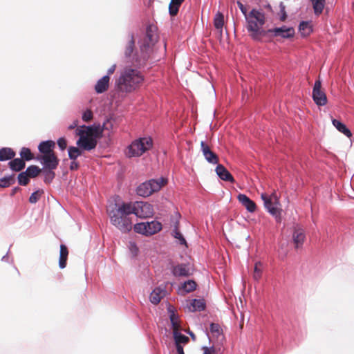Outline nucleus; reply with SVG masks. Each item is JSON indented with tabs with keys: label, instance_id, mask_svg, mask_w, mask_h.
Here are the masks:
<instances>
[{
	"label": "nucleus",
	"instance_id": "obj_1",
	"mask_svg": "<svg viewBox=\"0 0 354 354\" xmlns=\"http://www.w3.org/2000/svg\"><path fill=\"white\" fill-rule=\"evenodd\" d=\"M158 41L156 28L149 26L146 33L139 41V50H134L135 40L130 36L124 51L127 57H131L134 68L126 66L120 71L119 77L115 80V87L120 93H130L136 91L144 81V76L138 69L145 64L149 57L152 46Z\"/></svg>",
	"mask_w": 354,
	"mask_h": 354
},
{
	"label": "nucleus",
	"instance_id": "obj_2",
	"mask_svg": "<svg viewBox=\"0 0 354 354\" xmlns=\"http://www.w3.org/2000/svg\"><path fill=\"white\" fill-rule=\"evenodd\" d=\"M127 203L111 204L107 207V214L111 223L122 232H128L132 229V221L129 215L132 214L127 210Z\"/></svg>",
	"mask_w": 354,
	"mask_h": 354
},
{
	"label": "nucleus",
	"instance_id": "obj_3",
	"mask_svg": "<svg viewBox=\"0 0 354 354\" xmlns=\"http://www.w3.org/2000/svg\"><path fill=\"white\" fill-rule=\"evenodd\" d=\"M76 133L79 136L77 145L81 149L90 151L97 145V139L102 136L100 125L82 126L77 128Z\"/></svg>",
	"mask_w": 354,
	"mask_h": 354
},
{
	"label": "nucleus",
	"instance_id": "obj_4",
	"mask_svg": "<svg viewBox=\"0 0 354 354\" xmlns=\"http://www.w3.org/2000/svg\"><path fill=\"white\" fill-rule=\"evenodd\" d=\"M248 25L247 29L254 39H259L265 35L263 26L265 24L264 14L253 9L245 18Z\"/></svg>",
	"mask_w": 354,
	"mask_h": 354
},
{
	"label": "nucleus",
	"instance_id": "obj_5",
	"mask_svg": "<svg viewBox=\"0 0 354 354\" xmlns=\"http://www.w3.org/2000/svg\"><path fill=\"white\" fill-rule=\"evenodd\" d=\"M153 147V140L151 137H142L133 140L126 150L127 156L139 157Z\"/></svg>",
	"mask_w": 354,
	"mask_h": 354
},
{
	"label": "nucleus",
	"instance_id": "obj_6",
	"mask_svg": "<svg viewBox=\"0 0 354 354\" xmlns=\"http://www.w3.org/2000/svg\"><path fill=\"white\" fill-rule=\"evenodd\" d=\"M167 183V179L160 177L151 179L140 185L137 188V194L143 197H147L153 192L159 191Z\"/></svg>",
	"mask_w": 354,
	"mask_h": 354
},
{
	"label": "nucleus",
	"instance_id": "obj_7",
	"mask_svg": "<svg viewBox=\"0 0 354 354\" xmlns=\"http://www.w3.org/2000/svg\"><path fill=\"white\" fill-rule=\"evenodd\" d=\"M261 199L263 201L264 206L268 212L274 216L277 222L281 221V209L278 196L275 192L271 194L266 193L261 194Z\"/></svg>",
	"mask_w": 354,
	"mask_h": 354
},
{
	"label": "nucleus",
	"instance_id": "obj_8",
	"mask_svg": "<svg viewBox=\"0 0 354 354\" xmlns=\"http://www.w3.org/2000/svg\"><path fill=\"white\" fill-rule=\"evenodd\" d=\"M127 210L141 218L151 217L154 214L153 206L147 202L127 203Z\"/></svg>",
	"mask_w": 354,
	"mask_h": 354
},
{
	"label": "nucleus",
	"instance_id": "obj_9",
	"mask_svg": "<svg viewBox=\"0 0 354 354\" xmlns=\"http://www.w3.org/2000/svg\"><path fill=\"white\" fill-rule=\"evenodd\" d=\"M134 231L137 233L151 236L160 232L162 229V224L156 221L151 222H142L137 223L133 227Z\"/></svg>",
	"mask_w": 354,
	"mask_h": 354
},
{
	"label": "nucleus",
	"instance_id": "obj_10",
	"mask_svg": "<svg viewBox=\"0 0 354 354\" xmlns=\"http://www.w3.org/2000/svg\"><path fill=\"white\" fill-rule=\"evenodd\" d=\"M312 97L318 106H324L327 104V97L325 91L322 88V82L319 80L315 81L314 84Z\"/></svg>",
	"mask_w": 354,
	"mask_h": 354
},
{
	"label": "nucleus",
	"instance_id": "obj_11",
	"mask_svg": "<svg viewBox=\"0 0 354 354\" xmlns=\"http://www.w3.org/2000/svg\"><path fill=\"white\" fill-rule=\"evenodd\" d=\"M269 32L274 37H281L284 39L291 38L295 35L294 28L286 26L270 29L269 30Z\"/></svg>",
	"mask_w": 354,
	"mask_h": 354
},
{
	"label": "nucleus",
	"instance_id": "obj_12",
	"mask_svg": "<svg viewBox=\"0 0 354 354\" xmlns=\"http://www.w3.org/2000/svg\"><path fill=\"white\" fill-rule=\"evenodd\" d=\"M39 160L46 169L53 170L57 167L59 163V160L54 153L42 155Z\"/></svg>",
	"mask_w": 354,
	"mask_h": 354
},
{
	"label": "nucleus",
	"instance_id": "obj_13",
	"mask_svg": "<svg viewBox=\"0 0 354 354\" xmlns=\"http://www.w3.org/2000/svg\"><path fill=\"white\" fill-rule=\"evenodd\" d=\"M201 150L205 159L210 164L216 165L218 162V156L213 152L204 141L201 142Z\"/></svg>",
	"mask_w": 354,
	"mask_h": 354
},
{
	"label": "nucleus",
	"instance_id": "obj_14",
	"mask_svg": "<svg viewBox=\"0 0 354 354\" xmlns=\"http://www.w3.org/2000/svg\"><path fill=\"white\" fill-rule=\"evenodd\" d=\"M172 274L175 277H189L192 273V269L188 264H178L173 267Z\"/></svg>",
	"mask_w": 354,
	"mask_h": 354
},
{
	"label": "nucleus",
	"instance_id": "obj_15",
	"mask_svg": "<svg viewBox=\"0 0 354 354\" xmlns=\"http://www.w3.org/2000/svg\"><path fill=\"white\" fill-rule=\"evenodd\" d=\"M292 239L295 245V248L297 249L300 248L305 240L304 230L299 226L295 227Z\"/></svg>",
	"mask_w": 354,
	"mask_h": 354
},
{
	"label": "nucleus",
	"instance_id": "obj_16",
	"mask_svg": "<svg viewBox=\"0 0 354 354\" xmlns=\"http://www.w3.org/2000/svg\"><path fill=\"white\" fill-rule=\"evenodd\" d=\"M165 295V288L160 286L157 287L150 295V301L153 304H158Z\"/></svg>",
	"mask_w": 354,
	"mask_h": 354
},
{
	"label": "nucleus",
	"instance_id": "obj_17",
	"mask_svg": "<svg viewBox=\"0 0 354 354\" xmlns=\"http://www.w3.org/2000/svg\"><path fill=\"white\" fill-rule=\"evenodd\" d=\"M110 77L108 75H104L97 80L95 85V91L97 93H102L106 91L109 88Z\"/></svg>",
	"mask_w": 354,
	"mask_h": 354
},
{
	"label": "nucleus",
	"instance_id": "obj_18",
	"mask_svg": "<svg viewBox=\"0 0 354 354\" xmlns=\"http://www.w3.org/2000/svg\"><path fill=\"white\" fill-rule=\"evenodd\" d=\"M205 308V302L203 299H194L189 301L187 308L189 312L201 311Z\"/></svg>",
	"mask_w": 354,
	"mask_h": 354
},
{
	"label": "nucleus",
	"instance_id": "obj_19",
	"mask_svg": "<svg viewBox=\"0 0 354 354\" xmlns=\"http://www.w3.org/2000/svg\"><path fill=\"white\" fill-rule=\"evenodd\" d=\"M237 198L248 212H254L256 210L254 202L250 200L245 194H240L238 195Z\"/></svg>",
	"mask_w": 354,
	"mask_h": 354
},
{
	"label": "nucleus",
	"instance_id": "obj_20",
	"mask_svg": "<svg viewBox=\"0 0 354 354\" xmlns=\"http://www.w3.org/2000/svg\"><path fill=\"white\" fill-rule=\"evenodd\" d=\"M196 288V283L194 280H188L183 283L178 288V292L185 295L194 291Z\"/></svg>",
	"mask_w": 354,
	"mask_h": 354
},
{
	"label": "nucleus",
	"instance_id": "obj_21",
	"mask_svg": "<svg viewBox=\"0 0 354 354\" xmlns=\"http://www.w3.org/2000/svg\"><path fill=\"white\" fill-rule=\"evenodd\" d=\"M215 171L218 177L223 180L234 182L233 176L223 165H218Z\"/></svg>",
	"mask_w": 354,
	"mask_h": 354
},
{
	"label": "nucleus",
	"instance_id": "obj_22",
	"mask_svg": "<svg viewBox=\"0 0 354 354\" xmlns=\"http://www.w3.org/2000/svg\"><path fill=\"white\" fill-rule=\"evenodd\" d=\"M68 255V248L65 245L62 244L60 245V252H59V266L60 268L63 269L66 266V261Z\"/></svg>",
	"mask_w": 354,
	"mask_h": 354
},
{
	"label": "nucleus",
	"instance_id": "obj_23",
	"mask_svg": "<svg viewBox=\"0 0 354 354\" xmlns=\"http://www.w3.org/2000/svg\"><path fill=\"white\" fill-rule=\"evenodd\" d=\"M54 147L55 142L53 141H43L39 145L38 149L43 155H46L48 154V153H53L52 149Z\"/></svg>",
	"mask_w": 354,
	"mask_h": 354
},
{
	"label": "nucleus",
	"instance_id": "obj_24",
	"mask_svg": "<svg viewBox=\"0 0 354 354\" xmlns=\"http://www.w3.org/2000/svg\"><path fill=\"white\" fill-rule=\"evenodd\" d=\"M332 124L339 132L344 134L346 137L351 138L352 136L351 131L346 127V126L344 123L341 122L340 121L336 119H333Z\"/></svg>",
	"mask_w": 354,
	"mask_h": 354
},
{
	"label": "nucleus",
	"instance_id": "obj_25",
	"mask_svg": "<svg viewBox=\"0 0 354 354\" xmlns=\"http://www.w3.org/2000/svg\"><path fill=\"white\" fill-rule=\"evenodd\" d=\"M214 25L216 29L219 32L220 35L223 32V27L224 25V16L221 12H217L214 18Z\"/></svg>",
	"mask_w": 354,
	"mask_h": 354
},
{
	"label": "nucleus",
	"instance_id": "obj_26",
	"mask_svg": "<svg viewBox=\"0 0 354 354\" xmlns=\"http://www.w3.org/2000/svg\"><path fill=\"white\" fill-rule=\"evenodd\" d=\"M263 265L261 261H257L254 264L252 277L254 280L259 281L262 277Z\"/></svg>",
	"mask_w": 354,
	"mask_h": 354
},
{
	"label": "nucleus",
	"instance_id": "obj_27",
	"mask_svg": "<svg viewBox=\"0 0 354 354\" xmlns=\"http://www.w3.org/2000/svg\"><path fill=\"white\" fill-rule=\"evenodd\" d=\"M311 6H313L314 13L319 15L325 6V0H311Z\"/></svg>",
	"mask_w": 354,
	"mask_h": 354
},
{
	"label": "nucleus",
	"instance_id": "obj_28",
	"mask_svg": "<svg viewBox=\"0 0 354 354\" xmlns=\"http://www.w3.org/2000/svg\"><path fill=\"white\" fill-rule=\"evenodd\" d=\"M15 155V153L11 148H2L0 149V160L5 161L12 159Z\"/></svg>",
	"mask_w": 354,
	"mask_h": 354
},
{
	"label": "nucleus",
	"instance_id": "obj_29",
	"mask_svg": "<svg viewBox=\"0 0 354 354\" xmlns=\"http://www.w3.org/2000/svg\"><path fill=\"white\" fill-rule=\"evenodd\" d=\"M9 165L12 170L19 171L25 167V162L21 158H15L9 162Z\"/></svg>",
	"mask_w": 354,
	"mask_h": 354
},
{
	"label": "nucleus",
	"instance_id": "obj_30",
	"mask_svg": "<svg viewBox=\"0 0 354 354\" xmlns=\"http://www.w3.org/2000/svg\"><path fill=\"white\" fill-rule=\"evenodd\" d=\"M184 0H171L169 4V10L171 15H176L179 10L180 4Z\"/></svg>",
	"mask_w": 354,
	"mask_h": 354
},
{
	"label": "nucleus",
	"instance_id": "obj_31",
	"mask_svg": "<svg viewBox=\"0 0 354 354\" xmlns=\"http://www.w3.org/2000/svg\"><path fill=\"white\" fill-rule=\"evenodd\" d=\"M102 133L104 131H107L109 133H113L115 129V122L111 118H107L103 123L102 126H100Z\"/></svg>",
	"mask_w": 354,
	"mask_h": 354
},
{
	"label": "nucleus",
	"instance_id": "obj_32",
	"mask_svg": "<svg viewBox=\"0 0 354 354\" xmlns=\"http://www.w3.org/2000/svg\"><path fill=\"white\" fill-rule=\"evenodd\" d=\"M169 317L172 326L173 332L175 330H179L180 325L179 323L178 316L169 309Z\"/></svg>",
	"mask_w": 354,
	"mask_h": 354
},
{
	"label": "nucleus",
	"instance_id": "obj_33",
	"mask_svg": "<svg viewBox=\"0 0 354 354\" xmlns=\"http://www.w3.org/2000/svg\"><path fill=\"white\" fill-rule=\"evenodd\" d=\"M174 333V338L175 339L176 344H186L189 341V338L183 335L179 332V330H175L173 332Z\"/></svg>",
	"mask_w": 354,
	"mask_h": 354
},
{
	"label": "nucleus",
	"instance_id": "obj_34",
	"mask_svg": "<svg viewBox=\"0 0 354 354\" xmlns=\"http://www.w3.org/2000/svg\"><path fill=\"white\" fill-rule=\"evenodd\" d=\"M277 17L281 21H285L287 19L286 7L282 2H281L279 5Z\"/></svg>",
	"mask_w": 354,
	"mask_h": 354
},
{
	"label": "nucleus",
	"instance_id": "obj_35",
	"mask_svg": "<svg viewBox=\"0 0 354 354\" xmlns=\"http://www.w3.org/2000/svg\"><path fill=\"white\" fill-rule=\"evenodd\" d=\"M68 156L71 160L77 159L82 153L80 148L70 147L68 148Z\"/></svg>",
	"mask_w": 354,
	"mask_h": 354
},
{
	"label": "nucleus",
	"instance_id": "obj_36",
	"mask_svg": "<svg viewBox=\"0 0 354 354\" xmlns=\"http://www.w3.org/2000/svg\"><path fill=\"white\" fill-rule=\"evenodd\" d=\"M40 171H41L40 169L38 167L35 166V165L28 167L26 170V172L28 174V175L29 176L30 178L36 177L37 176L39 175Z\"/></svg>",
	"mask_w": 354,
	"mask_h": 354
},
{
	"label": "nucleus",
	"instance_id": "obj_37",
	"mask_svg": "<svg viewBox=\"0 0 354 354\" xmlns=\"http://www.w3.org/2000/svg\"><path fill=\"white\" fill-rule=\"evenodd\" d=\"M299 30L301 34L306 36L308 34L310 30V24L308 21H301L299 26Z\"/></svg>",
	"mask_w": 354,
	"mask_h": 354
},
{
	"label": "nucleus",
	"instance_id": "obj_38",
	"mask_svg": "<svg viewBox=\"0 0 354 354\" xmlns=\"http://www.w3.org/2000/svg\"><path fill=\"white\" fill-rule=\"evenodd\" d=\"M20 156L22 160H30L32 159V153L28 148L23 147L21 150Z\"/></svg>",
	"mask_w": 354,
	"mask_h": 354
},
{
	"label": "nucleus",
	"instance_id": "obj_39",
	"mask_svg": "<svg viewBox=\"0 0 354 354\" xmlns=\"http://www.w3.org/2000/svg\"><path fill=\"white\" fill-rule=\"evenodd\" d=\"M29 176L26 171L21 172L18 176V181L21 185H26L29 182Z\"/></svg>",
	"mask_w": 354,
	"mask_h": 354
},
{
	"label": "nucleus",
	"instance_id": "obj_40",
	"mask_svg": "<svg viewBox=\"0 0 354 354\" xmlns=\"http://www.w3.org/2000/svg\"><path fill=\"white\" fill-rule=\"evenodd\" d=\"M210 330L214 336L218 337L221 335V328L218 324L212 323L210 325Z\"/></svg>",
	"mask_w": 354,
	"mask_h": 354
},
{
	"label": "nucleus",
	"instance_id": "obj_41",
	"mask_svg": "<svg viewBox=\"0 0 354 354\" xmlns=\"http://www.w3.org/2000/svg\"><path fill=\"white\" fill-rule=\"evenodd\" d=\"M41 195V192H40L39 190L33 192L29 198L30 203H36L39 201Z\"/></svg>",
	"mask_w": 354,
	"mask_h": 354
},
{
	"label": "nucleus",
	"instance_id": "obj_42",
	"mask_svg": "<svg viewBox=\"0 0 354 354\" xmlns=\"http://www.w3.org/2000/svg\"><path fill=\"white\" fill-rule=\"evenodd\" d=\"M13 180L11 176L5 177L0 179V187H7L10 186L11 182Z\"/></svg>",
	"mask_w": 354,
	"mask_h": 354
},
{
	"label": "nucleus",
	"instance_id": "obj_43",
	"mask_svg": "<svg viewBox=\"0 0 354 354\" xmlns=\"http://www.w3.org/2000/svg\"><path fill=\"white\" fill-rule=\"evenodd\" d=\"M82 118L84 122H89L93 118V112L90 109L85 110L82 113Z\"/></svg>",
	"mask_w": 354,
	"mask_h": 354
},
{
	"label": "nucleus",
	"instance_id": "obj_44",
	"mask_svg": "<svg viewBox=\"0 0 354 354\" xmlns=\"http://www.w3.org/2000/svg\"><path fill=\"white\" fill-rule=\"evenodd\" d=\"M129 249L133 257L137 256L138 253V248L134 242H129L128 245Z\"/></svg>",
	"mask_w": 354,
	"mask_h": 354
},
{
	"label": "nucleus",
	"instance_id": "obj_45",
	"mask_svg": "<svg viewBox=\"0 0 354 354\" xmlns=\"http://www.w3.org/2000/svg\"><path fill=\"white\" fill-rule=\"evenodd\" d=\"M55 174L52 170L46 169L45 171V181L50 183L54 178Z\"/></svg>",
	"mask_w": 354,
	"mask_h": 354
},
{
	"label": "nucleus",
	"instance_id": "obj_46",
	"mask_svg": "<svg viewBox=\"0 0 354 354\" xmlns=\"http://www.w3.org/2000/svg\"><path fill=\"white\" fill-rule=\"evenodd\" d=\"M174 236L176 239H178L180 241V244H185L186 241L185 239L183 238V235L180 232H179L178 230H175L174 232Z\"/></svg>",
	"mask_w": 354,
	"mask_h": 354
},
{
	"label": "nucleus",
	"instance_id": "obj_47",
	"mask_svg": "<svg viewBox=\"0 0 354 354\" xmlns=\"http://www.w3.org/2000/svg\"><path fill=\"white\" fill-rule=\"evenodd\" d=\"M57 145L61 150H64L67 147L66 140L64 138H60L57 140Z\"/></svg>",
	"mask_w": 354,
	"mask_h": 354
},
{
	"label": "nucleus",
	"instance_id": "obj_48",
	"mask_svg": "<svg viewBox=\"0 0 354 354\" xmlns=\"http://www.w3.org/2000/svg\"><path fill=\"white\" fill-rule=\"evenodd\" d=\"M237 4H238V6H239V9L241 10L242 13L244 15L245 17L246 18L247 16H248V10H247L246 7L244 6V5L243 3H241V2H239V1L237 2Z\"/></svg>",
	"mask_w": 354,
	"mask_h": 354
},
{
	"label": "nucleus",
	"instance_id": "obj_49",
	"mask_svg": "<svg viewBox=\"0 0 354 354\" xmlns=\"http://www.w3.org/2000/svg\"><path fill=\"white\" fill-rule=\"evenodd\" d=\"M203 354H213L215 352V349L213 347L208 348L207 346L203 347Z\"/></svg>",
	"mask_w": 354,
	"mask_h": 354
},
{
	"label": "nucleus",
	"instance_id": "obj_50",
	"mask_svg": "<svg viewBox=\"0 0 354 354\" xmlns=\"http://www.w3.org/2000/svg\"><path fill=\"white\" fill-rule=\"evenodd\" d=\"M116 69V64H113L107 71V74L106 75H108L110 77V75H111Z\"/></svg>",
	"mask_w": 354,
	"mask_h": 354
},
{
	"label": "nucleus",
	"instance_id": "obj_51",
	"mask_svg": "<svg viewBox=\"0 0 354 354\" xmlns=\"http://www.w3.org/2000/svg\"><path fill=\"white\" fill-rule=\"evenodd\" d=\"M77 126H78V120H75L74 121H73V122L71 124H70L68 126V129L69 130H71V129H73L76 128Z\"/></svg>",
	"mask_w": 354,
	"mask_h": 354
},
{
	"label": "nucleus",
	"instance_id": "obj_52",
	"mask_svg": "<svg viewBox=\"0 0 354 354\" xmlns=\"http://www.w3.org/2000/svg\"><path fill=\"white\" fill-rule=\"evenodd\" d=\"M176 351L178 354H185L183 346L179 344H176Z\"/></svg>",
	"mask_w": 354,
	"mask_h": 354
},
{
	"label": "nucleus",
	"instance_id": "obj_53",
	"mask_svg": "<svg viewBox=\"0 0 354 354\" xmlns=\"http://www.w3.org/2000/svg\"><path fill=\"white\" fill-rule=\"evenodd\" d=\"M78 167V165L77 162H73L71 165V169H77Z\"/></svg>",
	"mask_w": 354,
	"mask_h": 354
},
{
	"label": "nucleus",
	"instance_id": "obj_54",
	"mask_svg": "<svg viewBox=\"0 0 354 354\" xmlns=\"http://www.w3.org/2000/svg\"><path fill=\"white\" fill-rule=\"evenodd\" d=\"M190 335L192 336V337L195 339V336L192 334V333H190Z\"/></svg>",
	"mask_w": 354,
	"mask_h": 354
},
{
	"label": "nucleus",
	"instance_id": "obj_55",
	"mask_svg": "<svg viewBox=\"0 0 354 354\" xmlns=\"http://www.w3.org/2000/svg\"><path fill=\"white\" fill-rule=\"evenodd\" d=\"M6 256L3 257L2 260H5Z\"/></svg>",
	"mask_w": 354,
	"mask_h": 354
},
{
	"label": "nucleus",
	"instance_id": "obj_56",
	"mask_svg": "<svg viewBox=\"0 0 354 354\" xmlns=\"http://www.w3.org/2000/svg\"><path fill=\"white\" fill-rule=\"evenodd\" d=\"M16 190H17V189H15L13 190V194H14L15 192H16Z\"/></svg>",
	"mask_w": 354,
	"mask_h": 354
}]
</instances>
